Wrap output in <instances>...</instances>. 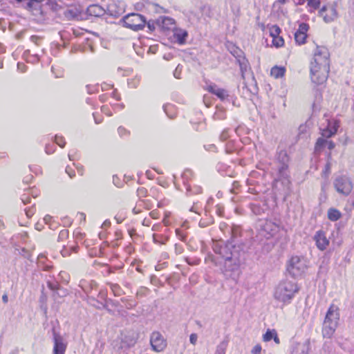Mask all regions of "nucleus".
Here are the masks:
<instances>
[{
  "mask_svg": "<svg viewBox=\"0 0 354 354\" xmlns=\"http://www.w3.org/2000/svg\"><path fill=\"white\" fill-rule=\"evenodd\" d=\"M221 259L220 263L222 266L221 270L226 277L236 279L239 275L240 260L237 251H232L229 245L217 247L214 249Z\"/></svg>",
  "mask_w": 354,
  "mask_h": 354,
  "instance_id": "2",
  "label": "nucleus"
},
{
  "mask_svg": "<svg viewBox=\"0 0 354 354\" xmlns=\"http://www.w3.org/2000/svg\"><path fill=\"white\" fill-rule=\"evenodd\" d=\"M306 37L307 35H304L298 32H295V39L296 42L299 45L304 44L306 42Z\"/></svg>",
  "mask_w": 354,
  "mask_h": 354,
  "instance_id": "21",
  "label": "nucleus"
},
{
  "mask_svg": "<svg viewBox=\"0 0 354 354\" xmlns=\"http://www.w3.org/2000/svg\"><path fill=\"white\" fill-rule=\"evenodd\" d=\"M330 162H328L325 166V169L323 171V174L325 176H328L330 173Z\"/></svg>",
  "mask_w": 354,
  "mask_h": 354,
  "instance_id": "33",
  "label": "nucleus"
},
{
  "mask_svg": "<svg viewBox=\"0 0 354 354\" xmlns=\"http://www.w3.org/2000/svg\"><path fill=\"white\" fill-rule=\"evenodd\" d=\"M333 323H329L324 320L322 326V335L324 338H331L337 328Z\"/></svg>",
  "mask_w": 354,
  "mask_h": 354,
  "instance_id": "14",
  "label": "nucleus"
},
{
  "mask_svg": "<svg viewBox=\"0 0 354 354\" xmlns=\"http://www.w3.org/2000/svg\"><path fill=\"white\" fill-rule=\"evenodd\" d=\"M273 339L276 344H279L280 340L279 338L277 336V333L275 334V335L273 337Z\"/></svg>",
  "mask_w": 354,
  "mask_h": 354,
  "instance_id": "41",
  "label": "nucleus"
},
{
  "mask_svg": "<svg viewBox=\"0 0 354 354\" xmlns=\"http://www.w3.org/2000/svg\"><path fill=\"white\" fill-rule=\"evenodd\" d=\"M17 1H19V2L21 1V0H17Z\"/></svg>",
  "mask_w": 354,
  "mask_h": 354,
  "instance_id": "52",
  "label": "nucleus"
},
{
  "mask_svg": "<svg viewBox=\"0 0 354 354\" xmlns=\"http://www.w3.org/2000/svg\"><path fill=\"white\" fill-rule=\"evenodd\" d=\"M264 236L269 238L275 235L279 230V226L271 221H266L261 228Z\"/></svg>",
  "mask_w": 354,
  "mask_h": 354,
  "instance_id": "11",
  "label": "nucleus"
},
{
  "mask_svg": "<svg viewBox=\"0 0 354 354\" xmlns=\"http://www.w3.org/2000/svg\"><path fill=\"white\" fill-rule=\"evenodd\" d=\"M162 27L166 29H172L174 26V20L171 18L165 17L162 19Z\"/></svg>",
  "mask_w": 354,
  "mask_h": 354,
  "instance_id": "20",
  "label": "nucleus"
},
{
  "mask_svg": "<svg viewBox=\"0 0 354 354\" xmlns=\"http://www.w3.org/2000/svg\"><path fill=\"white\" fill-rule=\"evenodd\" d=\"M297 291L298 287L295 282L285 280L277 286L273 295L276 301L284 305L290 302Z\"/></svg>",
  "mask_w": 354,
  "mask_h": 354,
  "instance_id": "3",
  "label": "nucleus"
},
{
  "mask_svg": "<svg viewBox=\"0 0 354 354\" xmlns=\"http://www.w3.org/2000/svg\"><path fill=\"white\" fill-rule=\"evenodd\" d=\"M317 247L320 250H324L329 244V241L322 231H318L314 236Z\"/></svg>",
  "mask_w": 354,
  "mask_h": 354,
  "instance_id": "13",
  "label": "nucleus"
},
{
  "mask_svg": "<svg viewBox=\"0 0 354 354\" xmlns=\"http://www.w3.org/2000/svg\"><path fill=\"white\" fill-rule=\"evenodd\" d=\"M133 213H134L135 214H137L140 213V211L139 209H137L135 207V208H133Z\"/></svg>",
  "mask_w": 354,
  "mask_h": 354,
  "instance_id": "47",
  "label": "nucleus"
},
{
  "mask_svg": "<svg viewBox=\"0 0 354 354\" xmlns=\"http://www.w3.org/2000/svg\"><path fill=\"white\" fill-rule=\"evenodd\" d=\"M122 23L124 27L137 31L145 28L146 19L140 14L131 13L122 18Z\"/></svg>",
  "mask_w": 354,
  "mask_h": 354,
  "instance_id": "5",
  "label": "nucleus"
},
{
  "mask_svg": "<svg viewBox=\"0 0 354 354\" xmlns=\"http://www.w3.org/2000/svg\"><path fill=\"white\" fill-rule=\"evenodd\" d=\"M308 28L309 26L307 24L302 23L299 25V29L297 30L296 32L306 35Z\"/></svg>",
  "mask_w": 354,
  "mask_h": 354,
  "instance_id": "24",
  "label": "nucleus"
},
{
  "mask_svg": "<svg viewBox=\"0 0 354 354\" xmlns=\"http://www.w3.org/2000/svg\"><path fill=\"white\" fill-rule=\"evenodd\" d=\"M339 309L338 306L335 304H331L326 313L324 321L329 323H333L336 326L338 325V321L339 319Z\"/></svg>",
  "mask_w": 354,
  "mask_h": 354,
  "instance_id": "10",
  "label": "nucleus"
},
{
  "mask_svg": "<svg viewBox=\"0 0 354 354\" xmlns=\"http://www.w3.org/2000/svg\"><path fill=\"white\" fill-rule=\"evenodd\" d=\"M326 143L328 144V147L329 149H333L334 147H335V144L332 141H328V142H326Z\"/></svg>",
  "mask_w": 354,
  "mask_h": 354,
  "instance_id": "39",
  "label": "nucleus"
},
{
  "mask_svg": "<svg viewBox=\"0 0 354 354\" xmlns=\"http://www.w3.org/2000/svg\"><path fill=\"white\" fill-rule=\"evenodd\" d=\"M180 71H181V68L180 67V66L178 65L176 70L174 71V75L176 78H178L179 79L180 78Z\"/></svg>",
  "mask_w": 354,
  "mask_h": 354,
  "instance_id": "35",
  "label": "nucleus"
},
{
  "mask_svg": "<svg viewBox=\"0 0 354 354\" xmlns=\"http://www.w3.org/2000/svg\"><path fill=\"white\" fill-rule=\"evenodd\" d=\"M95 123H100V122H98V121H97V120H95Z\"/></svg>",
  "mask_w": 354,
  "mask_h": 354,
  "instance_id": "51",
  "label": "nucleus"
},
{
  "mask_svg": "<svg viewBox=\"0 0 354 354\" xmlns=\"http://www.w3.org/2000/svg\"><path fill=\"white\" fill-rule=\"evenodd\" d=\"M66 172L68 174V176L71 178H73V176H75V172L70 167H66Z\"/></svg>",
  "mask_w": 354,
  "mask_h": 354,
  "instance_id": "36",
  "label": "nucleus"
},
{
  "mask_svg": "<svg viewBox=\"0 0 354 354\" xmlns=\"http://www.w3.org/2000/svg\"><path fill=\"white\" fill-rule=\"evenodd\" d=\"M330 69L329 53L324 47H317L310 65L311 81L316 84L324 83Z\"/></svg>",
  "mask_w": 354,
  "mask_h": 354,
  "instance_id": "1",
  "label": "nucleus"
},
{
  "mask_svg": "<svg viewBox=\"0 0 354 354\" xmlns=\"http://www.w3.org/2000/svg\"><path fill=\"white\" fill-rule=\"evenodd\" d=\"M208 91L217 95L221 100H223L228 96L227 92L225 89L218 88L216 85L209 86L208 87Z\"/></svg>",
  "mask_w": 354,
  "mask_h": 354,
  "instance_id": "17",
  "label": "nucleus"
},
{
  "mask_svg": "<svg viewBox=\"0 0 354 354\" xmlns=\"http://www.w3.org/2000/svg\"><path fill=\"white\" fill-rule=\"evenodd\" d=\"M215 354H225V348L222 345L218 346Z\"/></svg>",
  "mask_w": 354,
  "mask_h": 354,
  "instance_id": "34",
  "label": "nucleus"
},
{
  "mask_svg": "<svg viewBox=\"0 0 354 354\" xmlns=\"http://www.w3.org/2000/svg\"><path fill=\"white\" fill-rule=\"evenodd\" d=\"M277 333V331L275 330H268L266 333L263 335V339L265 342H269L272 339H273V337Z\"/></svg>",
  "mask_w": 354,
  "mask_h": 354,
  "instance_id": "22",
  "label": "nucleus"
},
{
  "mask_svg": "<svg viewBox=\"0 0 354 354\" xmlns=\"http://www.w3.org/2000/svg\"><path fill=\"white\" fill-rule=\"evenodd\" d=\"M324 138V137L319 138L317 139L316 145H315L316 150L321 149L326 143L327 141Z\"/></svg>",
  "mask_w": 354,
  "mask_h": 354,
  "instance_id": "27",
  "label": "nucleus"
},
{
  "mask_svg": "<svg viewBox=\"0 0 354 354\" xmlns=\"http://www.w3.org/2000/svg\"><path fill=\"white\" fill-rule=\"evenodd\" d=\"M150 344L154 351L162 352L167 347V341L160 332L154 331L150 337Z\"/></svg>",
  "mask_w": 354,
  "mask_h": 354,
  "instance_id": "7",
  "label": "nucleus"
},
{
  "mask_svg": "<svg viewBox=\"0 0 354 354\" xmlns=\"http://www.w3.org/2000/svg\"><path fill=\"white\" fill-rule=\"evenodd\" d=\"M118 132L120 134H123L124 132H125V129L122 127H119L118 128Z\"/></svg>",
  "mask_w": 354,
  "mask_h": 354,
  "instance_id": "44",
  "label": "nucleus"
},
{
  "mask_svg": "<svg viewBox=\"0 0 354 354\" xmlns=\"http://www.w3.org/2000/svg\"><path fill=\"white\" fill-rule=\"evenodd\" d=\"M26 214L28 217H31L33 214V213L30 210H26Z\"/></svg>",
  "mask_w": 354,
  "mask_h": 354,
  "instance_id": "45",
  "label": "nucleus"
},
{
  "mask_svg": "<svg viewBox=\"0 0 354 354\" xmlns=\"http://www.w3.org/2000/svg\"><path fill=\"white\" fill-rule=\"evenodd\" d=\"M272 44L277 48L281 47L284 44V40L281 37H275L272 38Z\"/></svg>",
  "mask_w": 354,
  "mask_h": 354,
  "instance_id": "23",
  "label": "nucleus"
},
{
  "mask_svg": "<svg viewBox=\"0 0 354 354\" xmlns=\"http://www.w3.org/2000/svg\"><path fill=\"white\" fill-rule=\"evenodd\" d=\"M319 4V2L316 0H308V5L316 9Z\"/></svg>",
  "mask_w": 354,
  "mask_h": 354,
  "instance_id": "28",
  "label": "nucleus"
},
{
  "mask_svg": "<svg viewBox=\"0 0 354 354\" xmlns=\"http://www.w3.org/2000/svg\"><path fill=\"white\" fill-rule=\"evenodd\" d=\"M341 217V213L339 210L330 208L328 211V218L332 221H336Z\"/></svg>",
  "mask_w": 354,
  "mask_h": 354,
  "instance_id": "19",
  "label": "nucleus"
},
{
  "mask_svg": "<svg viewBox=\"0 0 354 354\" xmlns=\"http://www.w3.org/2000/svg\"><path fill=\"white\" fill-rule=\"evenodd\" d=\"M278 3H281V4H283L286 3V0H277Z\"/></svg>",
  "mask_w": 354,
  "mask_h": 354,
  "instance_id": "49",
  "label": "nucleus"
},
{
  "mask_svg": "<svg viewBox=\"0 0 354 354\" xmlns=\"http://www.w3.org/2000/svg\"><path fill=\"white\" fill-rule=\"evenodd\" d=\"M48 286L51 290H55L57 288V285L50 282H48Z\"/></svg>",
  "mask_w": 354,
  "mask_h": 354,
  "instance_id": "40",
  "label": "nucleus"
},
{
  "mask_svg": "<svg viewBox=\"0 0 354 354\" xmlns=\"http://www.w3.org/2000/svg\"><path fill=\"white\" fill-rule=\"evenodd\" d=\"M2 300L4 303L8 302V296L6 295H3Z\"/></svg>",
  "mask_w": 354,
  "mask_h": 354,
  "instance_id": "46",
  "label": "nucleus"
},
{
  "mask_svg": "<svg viewBox=\"0 0 354 354\" xmlns=\"http://www.w3.org/2000/svg\"><path fill=\"white\" fill-rule=\"evenodd\" d=\"M53 354H64L67 344L61 335L54 333L53 334Z\"/></svg>",
  "mask_w": 354,
  "mask_h": 354,
  "instance_id": "9",
  "label": "nucleus"
},
{
  "mask_svg": "<svg viewBox=\"0 0 354 354\" xmlns=\"http://www.w3.org/2000/svg\"><path fill=\"white\" fill-rule=\"evenodd\" d=\"M68 230H62L59 234V239H63L65 237L68 236Z\"/></svg>",
  "mask_w": 354,
  "mask_h": 354,
  "instance_id": "32",
  "label": "nucleus"
},
{
  "mask_svg": "<svg viewBox=\"0 0 354 354\" xmlns=\"http://www.w3.org/2000/svg\"><path fill=\"white\" fill-rule=\"evenodd\" d=\"M87 12L91 16L100 17L104 14L105 10L100 6L95 4L88 7Z\"/></svg>",
  "mask_w": 354,
  "mask_h": 354,
  "instance_id": "16",
  "label": "nucleus"
},
{
  "mask_svg": "<svg viewBox=\"0 0 354 354\" xmlns=\"http://www.w3.org/2000/svg\"><path fill=\"white\" fill-rule=\"evenodd\" d=\"M25 68H26V66L24 64H21V63L17 64V68L19 71H21V72H24L26 71Z\"/></svg>",
  "mask_w": 354,
  "mask_h": 354,
  "instance_id": "37",
  "label": "nucleus"
},
{
  "mask_svg": "<svg viewBox=\"0 0 354 354\" xmlns=\"http://www.w3.org/2000/svg\"><path fill=\"white\" fill-rule=\"evenodd\" d=\"M112 6H113V5L109 6V10H110V12H111V15H113V11L111 10Z\"/></svg>",
  "mask_w": 354,
  "mask_h": 354,
  "instance_id": "50",
  "label": "nucleus"
},
{
  "mask_svg": "<svg viewBox=\"0 0 354 354\" xmlns=\"http://www.w3.org/2000/svg\"><path fill=\"white\" fill-rule=\"evenodd\" d=\"M55 142L61 147H64V145H65V142H64V141L63 140V138H62V137L56 136L55 137Z\"/></svg>",
  "mask_w": 354,
  "mask_h": 354,
  "instance_id": "30",
  "label": "nucleus"
},
{
  "mask_svg": "<svg viewBox=\"0 0 354 354\" xmlns=\"http://www.w3.org/2000/svg\"><path fill=\"white\" fill-rule=\"evenodd\" d=\"M261 351V346L259 344L256 345L252 350L253 354H260Z\"/></svg>",
  "mask_w": 354,
  "mask_h": 354,
  "instance_id": "31",
  "label": "nucleus"
},
{
  "mask_svg": "<svg viewBox=\"0 0 354 354\" xmlns=\"http://www.w3.org/2000/svg\"><path fill=\"white\" fill-rule=\"evenodd\" d=\"M285 71L284 67L274 66L270 71V74L274 78H279L284 75Z\"/></svg>",
  "mask_w": 354,
  "mask_h": 354,
  "instance_id": "18",
  "label": "nucleus"
},
{
  "mask_svg": "<svg viewBox=\"0 0 354 354\" xmlns=\"http://www.w3.org/2000/svg\"><path fill=\"white\" fill-rule=\"evenodd\" d=\"M221 139H222V140H225V139H227V133H226L225 131H223V132L222 133V134L221 135Z\"/></svg>",
  "mask_w": 354,
  "mask_h": 354,
  "instance_id": "43",
  "label": "nucleus"
},
{
  "mask_svg": "<svg viewBox=\"0 0 354 354\" xmlns=\"http://www.w3.org/2000/svg\"><path fill=\"white\" fill-rule=\"evenodd\" d=\"M333 185L336 191L344 196H348L353 189V184L346 176L337 177L334 180Z\"/></svg>",
  "mask_w": 354,
  "mask_h": 354,
  "instance_id": "6",
  "label": "nucleus"
},
{
  "mask_svg": "<svg viewBox=\"0 0 354 354\" xmlns=\"http://www.w3.org/2000/svg\"><path fill=\"white\" fill-rule=\"evenodd\" d=\"M197 339H198V336L196 333H192L190 335L189 341H190L191 344H192L193 345H195L196 344Z\"/></svg>",
  "mask_w": 354,
  "mask_h": 354,
  "instance_id": "29",
  "label": "nucleus"
},
{
  "mask_svg": "<svg viewBox=\"0 0 354 354\" xmlns=\"http://www.w3.org/2000/svg\"><path fill=\"white\" fill-rule=\"evenodd\" d=\"M319 15L326 23H330L337 18V12L334 6L328 5L320 10Z\"/></svg>",
  "mask_w": 354,
  "mask_h": 354,
  "instance_id": "8",
  "label": "nucleus"
},
{
  "mask_svg": "<svg viewBox=\"0 0 354 354\" xmlns=\"http://www.w3.org/2000/svg\"><path fill=\"white\" fill-rule=\"evenodd\" d=\"M174 37L176 39L178 43L183 44L185 42L188 36L187 32L181 28H174Z\"/></svg>",
  "mask_w": 354,
  "mask_h": 354,
  "instance_id": "15",
  "label": "nucleus"
},
{
  "mask_svg": "<svg viewBox=\"0 0 354 354\" xmlns=\"http://www.w3.org/2000/svg\"><path fill=\"white\" fill-rule=\"evenodd\" d=\"M230 53L236 57H241L242 51L235 46H232L230 48Z\"/></svg>",
  "mask_w": 354,
  "mask_h": 354,
  "instance_id": "26",
  "label": "nucleus"
},
{
  "mask_svg": "<svg viewBox=\"0 0 354 354\" xmlns=\"http://www.w3.org/2000/svg\"><path fill=\"white\" fill-rule=\"evenodd\" d=\"M280 32H281V29L277 26H273L270 28V35L272 38L275 37H279V35Z\"/></svg>",
  "mask_w": 354,
  "mask_h": 354,
  "instance_id": "25",
  "label": "nucleus"
},
{
  "mask_svg": "<svg viewBox=\"0 0 354 354\" xmlns=\"http://www.w3.org/2000/svg\"><path fill=\"white\" fill-rule=\"evenodd\" d=\"M240 67L242 72V75L243 76V70H246L247 64L245 62L240 63Z\"/></svg>",
  "mask_w": 354,
  "mask_h": 354,
  "instance_id": "38",
  "label": "nucleus"
},
{
  "mask_svg": "<svg viewBox=\"0 0 354 354\" xmlns=\"http://www.w3.org/2000/svg\"><path fill=\"white\" fill-rule=\"evenodd\" d=\"M307 268V261L301 257H292L287 264V270L293 277L301 276L306 272Z\"/></svg>",
  "mask_w": 354,
  "mask_h": 354,
  "instance_id": "4",
  "label": "nucleus"
},
{
  "mask_svg": "<svg viewBox=\"0 0 354 354\" xmlns=\"http://www.w3.org/2000/svg\"><path fill=\"white\" fill-rule=\"evenodd\" d=\"M150 214H151V216L153 218H156V212H151L150 213Z\"/></svg>",
  "mask_w": 354,
  "mask_h": 354,
  "instance_id": "48",
  "label": "nucleus"
},
{
  "mask_svg": "<svg viewBox=\"0 0 354 354\" xmlns=\"http://www.w3.org/2000/svg\"><path fill=\"white\" fill-rule=\"evenodd\" d=\"M44 221L46 222V223H48V222H50V221L51 220V216H49V215H46L44 218Z\"/></svg>",
  "mask_w": 354,
  "mask_h": 354,
  "instance_id": "42",
  "label": "nucleus"
},
{
  "mask_svg": "<svg viewBox=\"0 0 354 354\" xmlns=\"http://www.w3.org/2000/svg\"><path fill=\"white\" fill-rule=\"evenodd\" d=\"M339 127V122L337 120H330L326 128L322 129V136L325 138H330L335 135Z\"/></svg>",
  "mask_w": 354,
  "mask_h": 354,
  "instance_id": "12",
  "label": "nucleus"
}]
</instances>
